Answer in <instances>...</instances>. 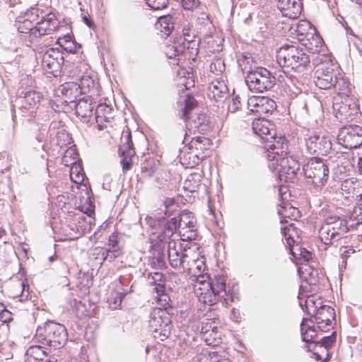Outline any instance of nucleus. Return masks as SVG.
I'll use <instances>...</instances> for the list:
<instances>
[{"instance_id": "nucleus-52", "label": "nucleus", "mask_w": 362, "mask_h": 362, "mask_svg": "<svg viewBox=\"0 0 362 362\" xmlns=\"http://www.w3.org/2000/svg\"><path fill=\"white\" fill-rule=\"evenodd\" d=\"M173 18L170 16H162L159 18L158 24L160 26L161 31L165 34L169 35L170 31L174 28Z\"/></svg>"}, {"instance_id": "nucleus-22", "label": "nucleus", "mask_w": 362, "mask_h": 362, "mask_svg": "<svg viewBox=\"0 0 362 362\" xmlns=\"http://www.w3.org/2000/svg\"><path fill=\"white\" fill-rule=\"evenodd\" d=\"M182 269L186 272L193 281L194 279H198L199 276H206L203 272L205 269V264L203 257H199L196 252V256L193 259H188L185 262Z\"/></svg>"}, {"instance_id": "nucleus-50", "label": "nucleus", "mask_w": 362, "mask_h": 362, "mask_svg": "<svg viewBox=\"0 0 362 362\" xmlns=\"http://www.w3.org/2000/svg\"><path fill=\"white\" fill-rule=\"evenodd\" d=\"M225 69V63L221 57H215L210 64V71L216 76L222 74Z\"/></svg>"}, {"instance_id": "nucleus-29", "label": "nucleus", "mask_w": 362, "mask_h": 362, "mask_svg": "<svg viewBox=\"0 0 362 362\" xmlns=\"http://www.w3.org/2000/svg\"><path fill=\"white\" fill-rule=\"evenodd\" d=\"M128 140L126 144L119 148V151L122 153V159L121 163L122 165L123 171L126 172L131 168L132 166V157L134 155V151L132 148L133 143L131 140V135L127 136Z\"/></svg>"}, {"instance_id": "nucleus-34", "label": "nucleus", "mask_w": 362, "mask_h": 362, "mask_svg": "<svg viewBox=\"0 0 362 362\" xmlns=\"http://www.w3.org/2000/svg\"><path fill=\"white\" fill-rule=\"evenodd\" d=\"M117 237V233H112L109 236L106 255L104 258L105 260L111 262L120 255Z\"/></svg>"}, {"instance_id": "nucleus-6", "label": "nucleus", "mask_w": 362, "mask_h": 362, "mask_svg": "<svg viewBox=\"0 0 362 362\" xmlns=\"http://www.w3.org/2000/svg\"><path fill=\"white\" fill-rule=\"evenodd\" d=\"M346 221L336 216L325 218L319 230V238L325 245H329L332 241L339 240L348 232Z\"/></svg>"}, {"instance_id": "nucleus-1", "label": "nucleus", "mask_w": 362, "mask_h": 362, "mask_svg": "<svg viewBox=\"0 0 362 362\" xmlns=\"http://www.w3.org/2000/svg\"><path fill=\"white\" fill-rule=\"evenodd\" d=\"M159 226H162L160 232L157 236L159 242L163 243V248L165 245L168 262L174 269H182L188 259H193L196 256V251L190 247H186L174 238L175 232L177 230V220L171 218L170 221L163 222L158 221Z\"/></svg>"}, {"instance_id": "nucleus-37", "label": "nucleus", "mask_w": 362, "mask_h": 362, "mask_svg": "<svg viewBox=\"0 0 362 362\" xmlns=\"http://www.w3.org/2000/svg\"><path fill=\"white\" fill-rule=\"evenodd\" d=\"M27 362H44L47 354L40 346H32L25 354Z\"/></svg>"}, {"instance_id": "nucleus-24", "label": "nucleus", "mask_w": 362, "mask_h": 362, "mask_svg": "<svg viewBox=\"0 0 362 362\" xmlns=\"http://www.w3.org/2000/svg\"><path fill=\"white\" fill-rule=\"evenodd\" d=\"M277 7L283 16L290 18H297L303 8L300 0H279Z\"/></svg>"}, {"instance_id": "nucleus-43", "label": "nucleus", "mask_w": 362, "mask_h": 362, "mask_svg": "<svg viewBox=\"0 0 362 362\" xmlns=\"http://www.w3.org/2000/svg\"><path fill=\"white\" fill-rule=\"evenodd\" d=\"M282 233L286 242V244L291 247L295 243L294 235H297L298 231L296 228L293 223H289L288 226L281 228Z\"/></svg>"}, {"instance_id": "nucleus-33", "label": "nucleus", "mask_w": 362, "mask_h": 362, "mask_svg": "<svg viewBox=\"0 0 362 362\" xmlns=\"http://www.w3.org/2000/svg\"><path fill=\"white\" fill-rule=\"evenodd\" d=\"M94 105L89 97L83 98L75 105L76 114L78 117L86 118L93 113Z\"/></svg>"}, {"instance_id": "nucleus-45", "label": "nucleus", "mask_w": 362, "mask_h": 362, "mask_svg": "<svg viewBox=\"0 0 362 362\" xmlns=\"http://www.w3.org/2000/svg\"><path fill=\"white\" fill-rule=\"evenodd\" d=\"M184 49L185 46L182 45L180 42H173L166 47L165 52L168 58L173 59L182 54Z\"/></svg>"}, {"instance_id": "nucleus-23", "label": "nucleus", "mask_w": 362, "mask_h": 362, "mask_svg": "<svg viewBox=\"0 0 362 362\" xmlns=\"http://www.w3.org/2000/svg\"><path fill=\"white\" fill-rule=\"evenodd\" d=\"M286 189V187H281L279 189V196L281 199V203L279 205L278 213L281 216V223H287L288 221L285 218H288L291 220H296L300 216L299 210L293 206L290 203L285 202L283 197V191Z\"/></svg>"}, {"instance_id": "nucleus-32", "label": "nucleus", "mask_w": 362, "mask_h": 362, "mask_svg": "<svg viewBox=\"0 0 362 362\" xmlns=\"http://www.w3.org/2000/svg\"><path fill=\"white\" fill-rule=\"evenodd\" d=\"M298 272L300 278L303 279L309 284H316L318 281V272L316 269L311 267L308 264H302L298 269Z\"/></svg>"}, {"instance_id": "nucleus-35", "label": "nucleus", "mask_w": 362, "mask_h": 362, "mask_svg": "<svg viewBox=\"0 0 362 362\" xmlns=\"http://www.w3.org/2000/svg\"><path fill=\"white\" fill-rule=\"evenodd\" d=\"M295 32L297 39L299 42H302L303 40L308 38L310 35L316 32V30L310 22L303 20L296 24Z\"/></svg>"}, {"instance_id": "nucleus-26", "label": "nucleus", "mask_w": 362, "mask_h": 362, "mask_svg": "<svg viewBox=\"0 0 362 362\" xmlns=\"http://www.w3.org/2000/svg\"><path fill=\"white\" fill-rule=\"evenodd\" d=\"M113 119L112 108L106 104H100L95 109V121L99 131L107 127V124L111 123Z\"/></svg>"}, {"instance_id": "nucleus-21", "label": "nucleus", "mask_w": 362, "mask_h": 362, "mask_svg": "<svg viewBox=\"0 0 362 362\" xmlns=\"http://www.w3.org/2000/svg\"><path fill=\"white\" fill-rule=\"evenodd\" d=\"M279 142L277 147H275L273 144H264V148L266 149L267 157L270 163L273 162L280 163L282 158H288L286 156L288 151L287 141H280Z\"/></svg>"}, {"instance_id": "nucleus-42", "label": "nucleus", "mask_w": 362, "mask_h": 362, "mask_svg": "<svg viewBox=\"0 0 362 362\" xmlns=\"http://www.w3.org/2000/svg\"><path fill=\"white\" fill-rule=\"evenodd\" d=\"M338 94L349 96L351 93V84L345 78L340 76H337V82L333 86Z\"/></svg>"}, {"instance_id": "nucleus-47", "label": "nucleus", "mask_w": 362, "mask_h": 362, "mask_svg": "<svg viewBox=\"0 0 362 362\" xmlns=\"http://www.w3.org/2000/svg\"><path fill=\"white\" fill-rule=\"evenodd\" d=\"M202 339L210 346H217L221 342V334L218 328H214L213 331L205 334L202 336Z\"/></svg>"}, {"instance_id": "nucleus-57", "label": "nucleus", "mask_w": 362, "mask_h": 362, "mask_svg": "<svg viewBox=\"0 0 362 362\" xmlns=\"http://www.w3.org/2000/svg\"><path fill=\"white\" fill-rule=\"evenodd\" d=\"M183 40L187 43L194 42V32L190 28H184L182 30Z\"/></svg>"}, {"instance_id": "nucleus-13", "label": "nucleus", "mask_w": 362, "mask_h": 362, "mask_svg": "<svg viewBox=\"0 0 362 362\" xmlns=\"http://www.w3.org/2000/svg\"><path fill=\"white\" fill-rule=\"evenodd\" d=\"M337 140L346 148H358L362 144V127L358 125L342 127L338 134Z\"/></svg>"}, {"instance_id": "nucleus-64", "label": "nucleus", "mask_w": 362, "mask_h": 362, "mask_svg": "<svg viewBox=\"0 0 362 362\" xmlns=\"http://www.w3.org/2000/svg\"><path fill=\"white\" fill-rule=\"evenodd\" d=\"M334 341L335 338L332 336L324 337L321 339V342L325 346H331Z\"/></svg>"}, {"instance_id": "nucleus-28", "label": "nucleus", "mask_w": 362, "mask_h": 362, "mask_svg": "<svg viewBox=\"0 0 362 362\" xmlns=\"http://www.w3.org/2000/svg\"><path fill=\"white\" fill-rule=\"evenodd\" d=\"M59 90L65 97L66 103H75L81 93L78 83L76 82H66L60 86Z\"/></svg>"}, {"instance_id": "nucleus-39", "label": "nucleus", "mask_w": 362, "mask_h": 362, "mask_svg": "<svg viewBox=\"0 0 362 362\" xmlns=\"http://www.w3.org/2000/svg\"><path fill=\"white\" fill-rule=\"evenodd\" d=\"M78 86L82 94H88L91 92L94 93L97 88V83L88 75H84L81 77Z\"/></svg>"}, {"instance_id": "nucleus-40", "label": "nucleus", "mask_w": 362, "mask_h": 362, "mask_svg": "<svg viewBox=\"0 0 362 362\" xmlns=\"http://www.w3.org/2000/svg\"><path fill=\"white\" fill-rule=\"evenodd\" d=\"M201 182V175L199 173H191L184 183L185 189L193 192L197 190Z\"/></svg>"}, {"instance_id": "nucleus-7", "label": "nucleus", "mask_w": 362, "mask_h": 362, "mask_svg": "<svg viewBox=\"0 0 362 362\" xmlns=\"http://www.w3.org/2000/svg\"><path fill=\"white\" fill-rule=\"evenodd\" d=\"M154 308L150 314L149 327L154 333V337L161 341L168 338L171 332V322L166 308Z\"/></svg>"}, {"instance_id": "nucleus-60", "label": "nucleus", "mask_w": 362, "mask_h": 362, "mask_svg": "<svg viewBox=\"0 0 362 362\" xmlns=\"http://www.w3.org/2000/svg\"><path fill=\"white\" fill-rule=\"evenodd\" d=\"M197 115V119H193L194 122V127L198 128L199 126L204 124L206 121V117L205 114H198Z\"/></svg>"}, {"instance_id": "nucleus-11", "label": "nucleus", "mask_w": 362, "mask_h": 362, "mask_svg": "<svg viewBox=\"0 0 362 362\" xmlns=\"http://www.w3.org/2000/svg\"><path fill=\"white\" fill-rule=\"evenodd\" d=\"M269 167L273 171L278 173L281 180H284L286 182H293L300 169L298 162L292 157L282 158L280 163L273 162L269 163Z\"/></svg>"}, {"instance_id": "nucleus-41", "label": "nucleus", "mask_w": 362, "mask_h": 362, "mask_svg": "<svg viewBox=\"0 0 362 362\" xmlns=\"http://www.w3.org/2000/svg\"><path fill=\"white\" fill-rule=\"evenodd\" d=\"M85 173L79 163L71 165L70 178L76 184H82L84 180Z\"/></svg>"}, {"instance_id": "nucleus-18", "label": "nucleus", "mask_w": 362, "mask_h": 362, "mask_svg": "<svg viewBox=\"0 0 362 362\" xmlns=\"http://www.w3.org/2000/svg\"><path fill=\"white\" fill-rule=\"evenodd\" d=\"M315 320L317 327L322 332H327L332 327V322L335 320L334 308L328 305H322L317 309L313 310Z\"/></svg>"}, {"instance_id": "nucleus-30", "label": "nucleus", "mask_w": 362, "mask_h": 362, "mask_svg": "<svg viewBox=\"0 0 362 362\" xmlns=\"http://www.w3.org/2000/svg\"><path fill=\"white\" fill-rule=\"evenodd\" d=\"M301 45L312 53H320L324 47L323 40L317 31L310 35L308 38L303 40Z\"/></svg>"}, {"instance_id": "nucleus-56", "label": "nucleus", "mask_w": 362, "mask_h": 362, "mask_svg": "<svg viewBox=\"0 0 362 362\" xmlns=\"http://www.w3.org/2000/svg\"><path fill=\"white\" fill-rule=\"evenodd\" d=\"M351 218L356 220L357 224L362 223V202L355 206Z\"/></svg>"}, {"instance_id": "nucleus-62", "label": "nucleus", "mask_w": 362, "mask_h": 362, "mask_svg": "<svg viewBox=\"0 0 362 362\" xmlns=\"http://www.w3.org/2000/svg\"><path fill=\"white\" fill-rule=\"evenodd\" d=\"M175 200L174 198H166L164 202L165 214L170 215V208L175 204Z\"/></svg>"}, {"instance_id": "nucleus-8", "label": "nucleus", "mask_w": 362, "mask_h": 362, "mask_svg": "<svg viewBox=\"0 0 362 362\" xmlns=\"http://www.w3.org/2000/svg\"><path fill=\"white\" fill-rule=\"evenodd\" d=\"M303 171L308 182L320 187L327 182L329 169L324 161L320 158L310 160L303 167Z\"/></svg>"}, {"instance_id": "nucleus-54", "label": "nucleus", "mask_w": 362, "mask_h": 362, "mask_svg": "<svg viewBox=\"0 0 362 362\" xmlns=\"http://www.w3.org/2000/svg\"><path fill=\"white\" fill-rule=\"evenodd\" d=\"M146 4L153 10H160L166 7L168 0H145Z\"/></svg>"}, {"instance_id": "nucleus-25", "label": "nucleus", "mask_w": 362, "mask_h": 362, "mask_svg": "<svg viewBox=\"0 0 362 362\" xmlns=\"http://www.w3.org/2000/svg\"><path fill=\"white\" fill-rule=\"evenodd\" d=\"M208 96L216 102L226 99L228 96V90L224 81H213L208 87Z\"/></svg>"}, {"instance_id": "nucleus-55", "label": "nucleus", "mask_w": 362, "mask_h": 362, "mask_svg": "<svg viewBox=\"0 0 362 362\" xmlns=\"http://www.w3.org/2000/svg\"><path fill=\"white\" fill-rule=\"evenodd\" d=\"M241 107L240 98L238 95H233L231 100L228 104V111L235 112L238 111Z\"/></svg>"}, {"instance_id": "nucleus-19", "label": "nucleus", "mask_w": 362, "mask_h": 362, "mask_svg": "<svg viewBox=\"0 0 362 362\" xmlns=\"http://www.w3.org/2000/svg\"><path fill=\"white\" fill-rule=\"evenodd\" d=\"M163 274L160 272H154L148 276L150 283L154 285L153 291L156 296L154 298L162 307L169 306L170 298L165 293V287L162 281Z\"/></svg>"}, {"instance_id": "nucleus-27", "label": "nucleus", "mask_w": 362, "mask_h": 362, "mask_svg": "<svg viewBox=\"0 0 362 362\" xmlns=\"http://www.w3.org/2000/svg\"><path fill=\"white\" fill-rule=\"evenodd\" d=\"M252 128L255 134L259 136L264 141L265 138L270 137L275 133L274 125L267 119L259 118L254 119Z\"/></svg>"}, {"instance_id": "nucleus-49", "label": "nucleus", "mask_w": 362, "mask_h": 362, "mask_svg": "<svg viewBox=\"0 0 362 362\" xmlns=\"http://www.w3.org/2000/svg\"><path fill=\"white\" fill-rule=\"evenodd\" d=\"M124 296V293L122 292L117 291L112 293L107 299L110 308L112 310L120 308Z\"/></svg>"}, {"instance_id": "nucleus-15", "label": "nucleus", "mask_w": 362, "mask_h": 362, "mask_svg": "<svg viewBox=\"0 0 362 362\" xmlns=\"http://www.w3.org/2000/svg\"><path fill=\"white\" fill-rule=\"evenodd\" d=\"M177 220V229L179 230L180 236L182 240L194 239L196 236L195 223L196 219L192 213L189 211H183Z\"/></svg>"}, {"instance_id": "nucleus-31", "label": "nucleus", "mask_w": 362, "mask_h": 362, "mask_svg": "<svg viewBox=\"0 0 362 362\" xmlns=\"http://www.w3.org/2000/svg\"><path fill=\"white\" fill-rule=\"evenodd\" d=\"M333 108L336 111V117L340 120L352 119L354 115L357 112L355 106L351 107L350 105L346 103H334Z\"/></svg>"}, {"instance_id": "nucleus-9", "label": "nucleus", "mask_w": 362, "mask_h": 362, "mask_svg": "<svg viewBox=\"0 0 362 362\" xmlns=\"http://www.w3.org/2000/svg\"><path fill=\"white\" fill-rule=\"evenodd\" d=\"M245 81L250 90L260 93L271 89L274 85V78H272L270 72L264 68L250 71Z\"/></svg>"}, {"instance_id": "nucleus-10", "label": "nucleus", "mask_w": 362, "mask_h": 362, "mask_svg": "<svg viewBox=\"0 0 362 362\" xmlns=\"http://www.w3.org/2000/svg\"><path fill=\"white\" fill-rule=\"evenodd\" d=\"M304 139L308 151L310 153L326 156L332 148L331 140L324 134L307 131Z\"/></svg>"}, {"instance_id": "nucleus-59", "label": "nucleus", "mask_w": 362, "mask_h": 362, "mask_svg": "<svg viewBox=\"0 0 362 362\" xmlns=\"http://www.w3.org/2000/svg\"><path fill=\"white\" fill-rule=\"evenodd\" d=\"M182 6L186 10H191L198 6L199 0H182Z\"/></svg>"}, {"instance_id": "nucleus-4", "label": "nucleus", "mask_w": 362, "mask_h": 362, "mask_svg": "<svg viewBox=\"0 0 362 362\" xmlns=\"http://www.w3.org/2000/svg\"><path fill=\"white\" fill-rule=\"evenodd\" d=\"M276 62L281 66L302 72L310 64V59L301 48L286 45L276 52Z\"/></svg>"}, {"instance_id": "nucleus-3", "label": "nucleus", "mask_w": 362, "mask_h": 362, "mask_svg": "<svg viewBox=\"0 0 362 362\" xmlns=\"http://www.w3.org/2000/svg\"><path fill=\"white\" fill-rule=\"evenodd\" d=\"M313 64L317 66L314 77L315 85L320 89L332 88L337 82V76L341 75L338 64L325 54H318L313 59Z\"/></svg>"}, {"instance_id": "nucleus-58", "label": "nucleus", "mask_w": 362, "mask_h": 362, "mask_svg": "<svg viewBox=\"0 0 362 362\" xmlns=\"http://www.w3.org/2000/svg\"><path fill=\"white\" fill-rule=\"evenodd\" d=\"M280 141H287L285 136H276V133H274L272 136L270 137L265 138L264 143H270L275 145V147L278 146V144L280 143Z\"/></svg>"}, {"instance_id": "nucleus-48", "label": "nucleus", "mask_w": 362, "mask_h": 362, "mask_svg": "<svg viewBox=\"0 0 362 362\" xmlns=\"http://www.w3.org/2000/svg\"><path fill=\"white\" fill-rule=\"evenodd\" d=\"M197 362H222L221 357L216 352L203 351L197 356Z\"/></svg>"}, {"instance_id": "nucleus-2", "label": "nucleus", "mask_w": 362, "mask_h": 362, "mask_svg": "<svg viewBox=\"0 0 362 362\" xmlns=\"http://www.w3.org/2000/svg\"><path fill=\"white\" fill-rule=\"evenodd\" d=\"M192 285L195 296L204 305L211 306L222 299L226 303L233 300L226 290L223 276H216L213 281H210L208 276H199L193 279Z\"/></svg>"}, {"instance_id": "nucleus-16", "label": "nucleus", "mask_w": 362, "mask_h": 362, "mask_svg": "<svg viewBox=\"0 0 362 362\" xmlns=\"http://www.w3.org/2000/svg\"><path fill=\"white\" fill-rule=\"evenodd\" d=\"M247 109L259 115L272 113L276 110V103L271 98L264 96H251L247 100Z\"/></svg>"}, {"instance_id": "nucleus-38", "label": "nucleus", "mask_w": 362, "mask_h": 362, "mask_svg": "<svg viewBox=\"0 0 362 362\" xmlns=\"http://www.w3.org/2000/svg\"><path fill=\"white\" fill-rule=\"evenodd\" d=\"M223 39L218 33L209 34L204 37L210 52H215L222 50Z\"/></svg>"}, {"instance_id": "nucleus-61", "label": "nucleus", "mask_w": 362, "mask_h": 362, "mask_svg": "<svg viewBox=\"0 0 362 362\" xmlns=\"http://www.w3.org/2000/svg\"><path fill=\"white\" fill-rule=\"evenodd\" d=\"M214 328H218V327L216 326H214L211 322H203L202 329H201L202 335L204 336L205 334L209 332L210 331H213Z\"/></svg>"}, {"instance_id": "nucleus-14", "label": "nucleus", "mask_w": 362, "mask_h": 362, "mask_svg": "<svg viewBox=\"0 0 362 362\" xmlns=\"http://www.w3.org/2000/svg\"><path fill=\"white\" fill-rule=\"evenodd\" d=\"M64 62L63 54L59 49L49 48L42 55V66L45 71L57 76L61 72Z\"/></svg>"}, {"instance_id": "nucleus-20", "label": "nucleus", "mask_w": 362, "mask_h": 362, "mask_svg": "<svg viewBox=\"0 0 362 362\" xmlns=\"http://www.w3.org/2000/svg\"><path fill=\"white\" fill-rule=\"evenodd\" d=\"M37 18V11L32 8L26 11L23 16L17 17L16 26L20 33H31L33 35V31L35 29V21Z\"/></svg>"}, {"instance_id": "nucleus-46", "label": "nucleus", "mask_w": 362, "mask_h": 362, "mask_svg": "<svg viewBox=\"0 0 362 362\" xmlns=\"http://www.w3.org/2000/svg\"><path fill=\"white\" fill-rule=\"evenodd\" d=\"M197 103L195 99L191 96H188L185 100V107L182 110V117L185 120L189 119L192 111L197 107Z\"/></svg>"}, {"instance_id": "nucleus-12", "label": "nucleus", "mask_w": 362, "mask_h": 362, "mask_svg": "<svg viewBox=\"0 0 362 362\" xmlns=\"http://www.w3.org/2000/svg\"><path fill=\"white\" fill-rule=\"evenodd\" d=\"M210 146V140L204 136L193 138L189 142L191 152L180 157L181 163L187 168H193L200 160L199 154L204 153Z\"/></svg>"}, {"instance_id": "nucleus-63", "label": "nucleus", "mask_w": 362, "mask_h": 362, "mask_svg": "<svg viewBox=\"0 0 362 362\" xmlns=\"http://www.w3.org/2000/svg\"><path fill=\"white\" fill-rule=\"evenodd\" d=\"M12 320V314L8 310H4L0 315V320L3 322H8Z\"/></svg>"}, {"instance_id": "nucleus-51", "label": "nucleus", "mask_w": 362, "mask_h": 362, "mask_svg": "<svg viewBox=\"0 0 362 362\" xmlns=\"http://www.w3.org/2000/svg\"><path fill=\"white\" fill-rule=\"evenodd\" d=\"M78 153L76 150L72 148H68L62 158V163L66 166H69L77 163Z\"/></svg>"}, {"instance_id": "nucleus-36", "label": "nucleus", "mask_w": 362, "mask_h": 362, "mask_svg": "<svg viewBox=\"0 0 362 362\" xmlns=\"http://www.w3.org/2000/svg\"><path fill=\"white\" fill-rule=\"evenodd\" d=\"M313 322L308 319H304L300 325L302 339L305 342L315 343V338L317 336L316 330L313 328Z\"/></svg>"}, {"instance_id": "nucleus-17", "label": "nucleus", "mask_w": 362, "mask_h": 362, "mask_svg": "<svg viewBox=\"0 0 362 362\" xmlns=\"http://www.w3.org/2000/svg\"><path fill=\"white\" fill-rule=\"evenodd\" d=\"M59 28V22L55 14L51 12L35 23V29L33 31V35L36 37L52 35L57 31Z\"/></svg>"}, {"instance_id": "nucleus-53", "label": "nucleus", "mask_w": 362, "mask_h": 362, "mask_svg": "<svg viewBox=\"0 0 362 362\" xmlns=\"http://www.w3.org/2000/svg\"><path fill=\"white\" fill-rule=\"evenodd\" d=\"M57 44L69 53H75L81 47L74 40L67 42L64 40H57Z\"/></svg>"}, {"instance_id": "nucleus-5", "label": "nucleus", "mask_w": 362, "mask_h": 362, "mask_svg": "<svg viewBox=\"0 0 362 362\" xmlns=\"http://www.w3.org/2000/svg\"><path fill=\"white\" fill-rule=\"evenodd\" d=\"M35 338L42 344L48 345L57 349L63 347L66 344L68 333L63 325L48 321L37 327Z\"/></svg>"}, {"instance_id": "nucleus-44", "label": "nucleus", "mask_w": 362, "mask_h": 362, "mask_svg": "<svg viewBox=\"0 0 362 362\" xmlns=\"http://www.w3.org/2000/svg\"><path fill=\"white\" fill-rule=\"evenodd\" d=\"M42 98L40 93L33 90H29L24 93L23 100L25 105L29 107H35L37 105Z\"/></svg>"}]
</instances>
